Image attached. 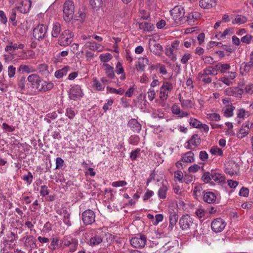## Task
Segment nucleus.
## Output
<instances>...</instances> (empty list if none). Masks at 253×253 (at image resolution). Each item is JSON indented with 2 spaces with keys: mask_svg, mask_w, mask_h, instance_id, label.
Segmentation results:
<instances>
[{
  "mask_svg": "<svg viewBox=\"0 0 253 253\" xmlns=\"http://www.w3.org/2000/svg\"><path fill=\"white\" fill-rule=\"evenodd\" d=\"M150 50L156 55H160L163 51V47L159 43H154L149 45Z\"/></svg>",
  "mask_w": 253,
  "mask_h": 253,
  "instance_id": "nucleus-31",
  "label": "nucleus"
},
{
  "mask_svg": "<svg viewBox=\"0 0 253 253\" xmlns=\"http://www.w3.org/2000/svg\"><path fill=\"white\" fill-rule=\"evenodd\" d=\"M127 126L130 129L135 133H139L141 129V125L135 119H131L127 123Z\"/></svg>",
  "mask_w": 253,
  "mask_h": 253,
  "instance_id": "nucleus-18",
  "label": "nucleus"
},
{
  "mask_svg": "<svg viewBox=\"0 0 253 253\" xmlns=\"http://www.w3.org/2000/svg\"><path fill=\"white\" fill-rule=\"evenodd\" d=\"M140 149L138 148L131 152L130 153V158L132 160H136L137 157L140 154Z\"/></svg>",
  "mask_w": 253,
  "mask_h": 253,
  "instance_id": "nucleus-61",
  "label": "nucleus"
},
{
  "mask_svg": "<svg viewBox=\"0 0 253 253\" xmlns=\"http://www.w3.org/2000/svg\"><path fill=\"white\" fill-rule=\"evenodd\" d=\"M225 91L227 95L233 96L237 98L241 97L244 92L243 90L238 87L229 88L227 89Z\"/></svg>",
  "mask_w": 253,
  "mask_h": 253,
  "instance_id": "nucleus-19",
  "label": "nucleus"
},
{
  "mask_svg": "<svg viewBox=\"0 0 253 253\" xmlns=\"http://www.w3.org/2000/svg\"><path fill=\"white\" fill-rule=\"evenodd\" d=\"M194 154L192 151L184 154L181 158V161L184 163H192L194 160Z\"/></svg>",
  "mask_w": 253,
  "mask_h": 253,
  "instance_id": "nucleus-37",
  "label": "nucleus"
},
{
  "mask_svg": "<svg viewBox=\"0 0 253 253\" xmlns=\"http://www.w3.org/2000/svg\"><path fill=\"white\" fill-rule=\"evenodd\" d=\"M69 71L70 67L68 66H65L62 69L56 71L54 73V76L57 79H60L64 76L66 75Z\"/></svg>",
  "mask_w": 253,
  "mask_h": 253,
  "instance_id": "nucleus-34",
  "label": "nucleus"
},
{
  "mask_svg": "<svg viewBox=\"0 0 253 253\" xmlns=\"http://www.w3.org/2000/svg\"><path fill=\"white\" fill-rule=\"evenodd\" d=\"M212 67L214 68V71L217 72L218 70L221 73H225L230 69L231 66L227 63L221 64L218 63L215 66H212Z\"/></svg>",
  "mask_w": 253,
  "mask_h": 253,
  "instance_id": "nucleus-27",
  "label": "nucleus"
},
{
  "mask_svg": "<svg viewBox=\"0 0 253 253\" xmlns=\"http://www.w3.org/2000/svg\"><path fill=\"white\" fill-rule=\"evenodd\" d=\"M239 165L234 162H231L226 168L225 171L227 173L232 176L237 174L239 172Z\"/></svg>",
  "mask_w": 253,
  "mask_h": 253,
  "instance_id": "nucleus-16",
  "label": "nucleus"
},
{
  "mask_svg": "<svg viewBox=\"0 0 253 253\" xmlns=\"http://www.w3.org/2000/svg\"><path fill=\"white\" fill-rule=\"evenodd\" d=\"M207 118L213 121H219L220 120V116L217 113H209L207 115Z\"/></svg>",
  "mask_w": 253,
  "mask_h": 253,
  "instance_id": "nucleus-50",
  "label": "nucleus"
},
{
  "mask_svg": "<svg viewBox=\"0 0 253 253\" xmlns=\"http://www.w3.org/2000/svg\"><path fill=\"white\" fill-rule=\"evenodd\" d=\"M15 72L16 68L13 65H10L8 67V75L10 78L14 77Z\"/></svg>",
  "mask_w": 253,
  "mask_h": 253,
  "instance_id": "nucleus-60",
  "label": "nucleus"
},
{
  "mask_svg": "<svg viewBox=\"0 0 253 253\" xmlns=\"http://www.w3.org/2000/svg\"><path fill=\"white\" fill-rule=\"evenodd\" d=\"M22 240L24 242V247L29 249L28 253H31L32 250L36 248V241L34 236L29 235L24 237Z\"/></svg>",
  "mask_w": 253,
  "mask_h": 253,
  "instance_id": "nucleus-13",
  "label": "nucleus"
},
{
  "mask_svg": "<svg viewBox=\"0 0 253 253\" xmlns=\"http://www.w3.org/2000/svg\"><path fill=\"white\" fill-rule=\"evenodd\" d=\"M216 75H217V72L214 71L212 66H210L204 69L202 72L199 73L197 78L205 84H209L212 82V79L209 76H214Z\"/></svg>",
  "mask_w": 253,
  "mask_h": 253,
  "instance_id": "nucleus-1",
  "label": "nucleus"
},
{
  "mask_svg": "<svg viewBox=\"0 0 253 253\" xmlns=\"http://www.w3.org/2000/svg\"><path fill=\"white\" fill-rule=\"evenodd\" d=\"M189 123L192 126L195 128H201V123L195 118H191Z\"/></svg>",
  "mask_w": 253,
  "mask_h": 253,
  "instance_id": "nucleus-48",
  "label": "nucleus"
},
{
  "mask_svg": "<svg viewBox=\"0 0 253 253\" xmlns=\"http://www.w3.org/2000/svg\"><path fill=\"white\" fill-rule=\"evenodd\" d=\"M191 58V54L189 53H186L182 56L180 61L182 64H186Z\"/></svg>",
  "mask_w": 253,
  "mask_h": 253,
  "instance_id": "nucleus-62",
  "label": "nucleus"
},
{
  "mask_svg": "<svg viewBox=\"0 0 253 253\" xmlns=\"http://www.w3.org/2000/svg\"><path fill=\"white\" fill-rule=\"evenodd\" d=\"M211 180L217 183H221L225 181V177L221 173L212 170Z\"/></svg>",
  "mask_w": 253,
  "mask_h": 253,
  "instance_id": "nucleus-30",
  "label": "nucleus"
},
{
  "mask_svg": "<svg viewBox=\"0 0 253 253\" xmlns=\"http://www.w3.org/2000/svg\"><path fill=\"white\" fill-rule=\"evenodd\" d=\"M216 0H200L199 5L203 8H211L215 6Z\"/></svg>",
  "mask_w": 253,
  "mask_h": 253,
  "instance_id": "nucleus-26",
  "label": "nucleus"
},
{
  "mask_svg": "<svg viewBox=\"0 0 253 253\" xmlns=\"http://www.w3.org/2000/svg\"><path fill=\"white\" fill-rule=\"evenodd\" d=\"M127 185V182L125 180H120L112 182V186L114 187H124Z\"/></svg>",
  "mask_w": 253,
  "mask_h": 253,
  "instance_id": "nucleus-58",
  "label": "nucleus"
},
{
  "mask_svg": "<svg viewBox=\"0 0 253 253\" xmlns=\"http://www.w3.org/2000/svg\"><path fill=\"white\" fill-rule=\"evenodd\" d=\"M103 66L105 67L104 70L107 76L110 79H114L115 76L114 68L107 63L103 64Z\"/></svg>",
  "mask_w": 253,
  "mask_h": 253,
  "instance_id": "nucleus-36",
  "label": "nucleus"
},
{
  "mask_svg": "<svg viewBox=\"0 0 253 253\" xmlns=\"http://www.w3.org/2000/svg\"><path fill=\"white\" fill-rule=\"evenodd\" d=\"M247 21V18L242 16H238L236 17L232 21L233 24H242L245 23Z\"/></svg>",
  "mask_w": 253,
  "mask_h": 253,
  "instance_id": "nucleus-45",
  "label": "nucleus"
},
{
  "mask_svg": "<svg viewBox=\"0 0 253 253\" xmlns=\"http://www.w3.org/2000/svg\"><path fill=\"white\" fill-rule=\"evenodd\" d=\"M165 53L173 61H175L176 60V56L174 53V50L172 48L170 47L167 48Z\"/></svg>",
  "mask_w": 253,
  "mask_h": 253,
  "instance_id": "nucleus-43",
  "label": "nucleus"
},
{
  "mask_svg": "<svg viewBox=\"0 0 253 253\" xmlns=\"http://www.w3.org/2000/svg\"><path fill=\"white\" fill-rule=\"evenodd\" d=\"M24 46V44L22 43L18 44L16 43L9 42L8 45L6 46L5 50L9 53H12L14 50L18 49H23Z\"/></svg>",
  "mask_w": 253,
  "mask_h": 253,
  "instance_id": "nucleus-23",
  "label": "nucleus"
},
{
  "mask_svg": "<svg viewBox=\"0 0 253 253\" xmlns=\"http://www.w3.org/2000/svg\"><path fill=\"white\" fill-rule=\"evenodd\" d=\"M59 240L57 238H53L52 239L51 242L50 243V249L52 250H54L58 249L59 247L58 244Z\"/></svg>",
  "mask_w": 253,
  "mask_h": 253,
  "instance_id": "nucleus-56",
  "label": "nucleus"
},
{
  "mask_svg": "<svg viewBox=\"0 0 253 253\" xmlns=\"http://www.w3.org/2000/svg\"><path fill=\"white\" fill-rule=\"evenodd\" d=\"M61 32V25L58 22H54L53 24L51 35L54 38H57Z\"/></svg>",
  "mask_w": 253,
  "mask_h": 253,
  "instance_id": "nucleus-40",
  "label": "nucleus"
},
{
  "mask_svg": "<svg viewBox=\"0 0 253 253\" xmlns=\"http://www.w3.org/2000/svg\"><path fill=\"white\" fill-rule=\"evenodd\" d=\"M211 174L212 170H211V172H205L202 176V180L206 183L210 182L211 180Z\"/></svg>",
  "mask_w": 253,
  "mask_h": 253,
  "instance_id": "nucleus-55",
  "label": "nucleus"
},
{
  "mask_svg": "<svg viewBox=\"0 0 253 253\" xmlns=\"http://www.w3.org/2000/svg\"><path fill=\"white\" fill-rule=\"evenodd\" d=\"M107 90L111 93H115L117 94L122 95L125 92V90L122 88H119L118 89L116 88L107 87Z\"/></svg>",
  "mask_w": 253,
  "mask_h": 253,
  "instance_id": "nucleus-51",
  "label": "nucleus"
},
{
  "mask_svg": "<svg viewBox=\"0 0 253 253\" xmlns=\"http://www.w3.org/2000/svg\"><path fill=\"white\" fill-rule=\"evenodd\" d=\"M93 86L98 90H102L104 89L105 86L102 85L97 78L93 79Z\"/></svg>",
  "mask_w": 253,
  "mask_h": 253,
  "instance_id": "nucleus-52",
  "label": "nucleus"
},
{
  "mask_svg": "<svg viewBox=\"0 0 253 253\" xmlns=\"http://www.w3.org/2000/svg\"><path fill=\"white\" fill-rule=\"evenodd\" d=\"M253 125L252 123L248 122L243 124L241 128L239 129L237 133V136L239 138L242 139L247 136L249 132L250 127Z\"/></svg>",
  "mask_w": 253,
  "mask_h": 253,
  "instance_id": "nucleus-15",
  "label": "nucleus"
},
{
  "mask_svg": "<svg viewBox=\"0 0 253 253\" xmlns=\"http://www.w3.org/2000/svg\"><path fill=\"white\" fill-rule=\"evenodd\" d=\"M241 42L247 44H250L253 42V36L247 34L241 39Z\"/></svg>",
  "mask_w": 253,
  "mask_h": 253,
  "instance_id": "nucleus-53",
  "label": "nucleus"
},
{
  "mask_svg": "<svg viewBox=\"0 0 253 253\" xmlns=\"http://www.w3.org/2000/svg\"><path fill=\"white\" fill-rule=\"evenodd\" d=\"M41 195L42 197H45L48 195L49 191L48 190L47 186L46 185L42 186L41 187V190L40 192Z\"/></svg>",
  "mask_w": 253,
  "mask_h": 253,
  "instance_id": "nucleus-63",
  "label": "nucleus"
},
{
  "mask_svg": "<svg viewBox=\"0 0 253 253\" xmlns=\"http://www.w3.org/2000/svg\"><path fill=\"white\" fill-rule=\"evenodd\" d=\"M41 84L40 85V89L38 91L46 92L50 90L54 86V84L51 82L43 81H42Z\"/></svg>",
  "mask_w": 253,
  "mask_h": 253,
  "instance_id": "nucleus-24",
  "label": "nucleus"
},
{
  "mask_svg": "<svg viewBox=\"0 0 253 253\" xmlns=\"http://www.w3.org/2000/svg\"><path fill=\"white\" fill-rule=\"evenodd\" d=\"M102 238L100 236L95 235L90 238L88 244L91 246H95L102 243Z\"/></svg>",
  "mask_w": 253,
  "mask_h": 253,
  "instance_id": "nucleus-38",
  "label": "nucleus"
},
{
  "mask_svg": "<svg viewBox=\"0 0 253 253\" xmlns=\"http://www.w3.org/2000/svg\"><path fill=\"white\" fill-rule=\"evenodd\" d=\"M75 6L73 1H66L63 6V19L66 22L70 21L73 17Z\"/></svg>",
  "mask_w": 253,
  "mask_h": 253,
  "instance_id": "nucleus-2",
  "label": "nucleus"
},
{
  "mask_svg": "<svg viewBox=\"0 0 253 253\" xmlns=\"http://www.w3.org/2000/svg\"><path fill=\"white\" fill-rule=\"evenodd\" d=\"M171 15L173 19L178 24H181L183 18L185 13V10L181 6H175L170 10Z\"/></svg>",
  "mask_w": 253,
  "mask_h": 253,
  "instance_id": "nucleus-5",
  "label": "nucleus"
},
{
  "mask_svg": "<svg viewBox=\"0 0 253 253\" xmlns=\"http://www.w3.org/2000/svg\"><path fill=\"white\" fill-rule=\"evenodd\" d=\"M36 71V69L32 66L25 64L20 65L17 70L20 73H26L27 74L35 72Z\"/></svg>",
  "mask_w": 253,
  "mask_h": 253,
  "instance_id": "nucleus-25",
  "label": "nucleus"
},
{
  "mask_svg": "<svg viewBox=\"0 0 253 253\" xmlns=\"http://www.w3.org/2000/svg\"><path fill=\"white\" fill-rule=\"evenodd\" d=\"M27 81L32 88L39 90L40 85L42 83V79L38 74H32L29 75L27 78Z\"/></svg>",
  "mask_w": 253,
  "mask_h": 253,
  "instance_id": "nucleus-10",
  "label": "nucleus"
},
{
  "mask_svg": "<svg viewBox=\"0 0 253 253\" xmlns=\"http://www.w3.org/2000/svg\"><path fill=\"white\" fill-rule=\"evenodd\" d=\"M249 114L244 109H239L237 110V117L239 119H244L246 116L248 117Z\"/></svg>",
  "mask_w": 253,
  "mask_h": 253,
  "instance_id": "nucleus-47",
  "label": "nucleus"
},
{
  "mask_svg": "<svg viewBox=\"0 0 253 253\" xmlns=\"http://www.w3.org/2000/svg\"><path fill=\"white\" fill-rule=\"evenodd\" d=\"M202 191L203 189L201 185H196L194 188L193 194L195 196H199L201 195Z\"/></svg>",
  "mask_w": 253,
  "mask_h": 253,
  "instance_id": "nucleus-57",
  "label": "nucleus"
},
{
  "mask_svg": "<svg viewBox=\"0 0 253 253\" xmlns=\"http://www.w3.org/2000/svg\"><path fill=\"white\" fill-rule=\"evenodd\" d=\"M75 112L72 108H69L66 109V115L70 119H72L75 116Z\"/></svg>",
  "mask_w": 253,
  "mask_h": 253,
  "instance_id": "nucleus-64",
  "label": "nucleus"
},
{
  "mask_svg": "<svg viewBox=\"0 0 253 253\" xmlns=\"http://www.w3.org/2000/svg\"><path fill=\"white\" fill-rule=\"evenodd\" d=\"M173 86L170 83L166 82L160 88L159 98L162 101H166L169 96V93L172 90Z\"/></svg>",
  "mask_w": 253,
  "mask_h": 253,
  "instance_id": "nucleus-6",
  "label": "nucleus"
},
{
  "mask_svg": "<svg viewBox=\"0 0 253 253\" xmlns=\"http://www.w3.org/2000/svg\"><path fill=\"white\" fill-rule=\"evenodd\" d=\"M32 2L31 0H21L20 5L16 7V9L22 13H27L30 9Z\"/></svg>",
  "mask_w": 253,
  "mask_h": 253,
  "instance_id": "nucleus-17",
  "label": "nucleus"
},
{
  "mask_svg": "<svg viewBox=\"0 0 253 253\" xmlns=\"http://www.w3.org/2000/svg\"><path fill=\"white\" fill-rule=\"evenodd\" d=\"M149 64V61L146 57H140L138 59L136 64V70L138 71H144L146 65Z\"/></svg>",
  "mask_w": 253,
  "mask_h": 253,
  "instance_id": "nucleus-20",
  "label": "nucleus"
},
{
  "mask_svg": "<svg viewBox=\"0 0 253 253\" xmlns=\"http://www.w3.org/2000/svg\"><path fill=\"white\" fill-rule=\"evenodd\" d=\"M16 11L15 9H12L9 13V20L12 22H14L13 23V25H16V22H15L16 20Z\"/></svg>",
  "mask_w": 253,
  "mask_h": 253,
  "instance_id": "nucleus-59",
  "label": "nucleus"
},
{
  "mask_svg": "<svg viewBox=\"0 0 253 253\" xmlns=\"http://www.w3.org/2000/svg\"><path fill=\"white\" fill-rule=\"evenodd\" d=\"M113 56L111 54L109 53H106L105 54H100L99 59L102 62H107L112 58Z\"/></svg>",
  "mask_w": 253,
  "mask_h": 253,
  "instance_id": "nucleus-44",
  "label": "nucleus"
},
{
  "mask_svg": "<svg viewBox=\"0 0 253 253\" xmlns=\"http://www.w3.org/2000/svg\"><path fill=\"white\" fill-rule=\"evenodd\" d=\"M210 152L211 154L215 155H218L220 156L223 155L222 150L219 148L217 146H212L210 150Z\"/></svg>",
  "mask_w": 253,
  "mask_h": 253,
  "instance_id": "nucleus-46",
  "label": "nucleus"
},
{
  "mask_svg": "<svg viewBox=\"0 0 253 253\" xmlns=\"http://www.w3.org/2000/svg\"><path fill=\"white\" fill-rule=\"evenodd\" d=\"M82 218L85 225H91L95 221V213L91 210H87L82 213Z\"/></svg>",
  "mask_w": 253,
  "mask_h": 253,
  "instance_id": "nucleus-9",
  "label": "nucleus"
},
{
  "mask_svg": "<svg viewBox=\"0 0 253 253\" xmlns=\"http://www.w3.org/2000/svg\"><path fill=\"white\" fill-rule=\"evenodd\" d=\"M139 28L140 30H142L144 31L151 32L154 30L155 27L150 23L142 22L139 23Z\"/></svg>",
  "mask_w": 253,
  "mask_h": 253,
  "instance_id": "nucleus-32",
  "label": "nucleus"
},
{
  "mask_svg": "<svg viewBox=\"0 0 253 253\" xmlns=\"http://www.w3.org/2000/svg\"><path fill=\"white\" fill-rule=\"evenodd\" d=\"M132 247L136 249H142L146 244L147 238L143 234H137L135 237H132L129 241Z\"/></svg>",
  "mask_w": 253,
  "mask_h": 253,
  "instance_id": "nucleus-3",
  "label": "nucleus"
},
{
  "mask_svg": "<svg viewBox=\"0 0 253 253\" xmlns=\"http://www.w3.org/2000/svg\"><path fill=\"white\" fill-rule=\"evenodd\" d=\"M47 27L46 26L39 24L33 30V34L34 37L40 41L43 39L47 32Z\"/></svg>",
  "mask_w": 253,
  "mask_h": 253,
  "instance_id": "nucleus-8",
  "label": "nucleus"
},
{
  "mask_svg": "<svg viewBox=\"0 0 253 253\" xmlns=\"http://www.w3.org/2000/svg\"><path fill=\"white\" fill-rule=\"evenodd\" d=\"M83 92L81 87L79 85H75L69 90V97L71 99L76 100L83 96Z\"/></svg>",
  "mask_w": 253,
  "mask_h": 253,
  "instance_id": "nucleus-12",
  "label": "nucleus"
},
{
  "mask_svg": "<svg viewBox=\"0 0 253 253\" xmlns=\"http://www.w3.org/2000/svg\"><path fill=\"white\" fill-rule=\"evenodd\" d=\"M226 225V222L221 218H216L212 220L211 223V228L215 233L222 232Z\"/></svg>",
  "mask_w": 253,
  "mask_h": 253,
  "instance_id": "nucleus-7",
  "label": "nucleus"
},
{
  "mask_svg": "<svg viewBox=\"0 0 253 253\" xmlns=\"http://www.w3.org/2000/svg\"><path fill=\"white\" fill-rule=\"evenodd\" d=\"M116 244V247L119 248V250H120L122 252H124L123 249L125 247V243L123 240L122 239H118L115 241Z\"/></svg>",
  "mask_w": 253,
  "mask_h": 253,
  "instance_id": "nucleus-54",
  "label": "nucleus"
},
{
  "mask_svg": "<svg viewBox=\"0 0 253 253\" xmlns=\"http://www.w3.org/2000/svg\"><path fill=\"white\" fill-rule=\"evenodd\" d=\"M178 218V215L175 212H171L169 215V229L170 230L173 229V227L176 225Z\"/></svg>",
  "mask_w": 253,
  "mask_h": 253,
  "instance_id": "nucleus-29",
  "label": "nucleus"
},
{
  "mask_svg": "<svg viewBox=\"0 0 253 253\" xmlns=\"http://www.w3.org/2000/svg\"><path fill=\"white\" fill-rule=\"evenodd\" d=\"M168 188L167 186L163 183L162 185L160 187L158 191V196L159 199H165L167 197V193Z\"/></svg>",
  "mask_w": 253,
  "mask_h": 253,
  "instance_id": "nucleus-35",
  "label": "nucleus"
},
{
  "mask_svg": "<svg viewBox=\"0 0 253 253\" xmlns=\"http://www.w3.org/2000/svg\"><path fill=\"white\" fill-rule=\"evenodd\" d=\"M85 46L86 48L92 50H97L99 52H101L103 50V47L100 44H98L95 42H86Z\"/></svg>",
  "mask_w": 253,
  "mask_h": 253,
  "instance_id": "nucleus-28",
  "label": "nucleus"
},
{
  "mask_svg": "<svg viewBox=\"0 0 253 253\" xmlns=\"http://www.w3.org/2000/svg\"><path fill=\"white\" fill-rule=\"evenodd\" d=\"M235 109V107L233 106V105L227 106L224 110V116L227 118L232 117L234 115L233 111Z\"/></svg>",
  "mask_w": 253,
  "mask_h": 253,
  "instance_id": "nucleus-42",
  "label": "nucleus"
},
{
  "mask_svg": "<svg viewBox=\"0 0 253 253\" xmlns=\"http://www.w3.org/2000/svg\"><path fill=\"white\" fill-rule=\"evenodd\" d=\"M179 224L182 230L189 229L193 224V219L188 214L184 215L180 217Z\"/></svg>",
  "mask_w": 253,
  "mask_h": 253,
  "instance_id": "nucleus-11",
  "label": "nucleus"
},
{
  "mask_svg": "<svg viewBox=\"0 0 253 253\" xmlns=\"http://www.w3.org/2000/svg\"><path fill=\"white\" fill-rule=\"evenodd\" d=\"M201 14L197 11L192 12L188 14L186 16V20L190 25H194L196 20L200 18Z\"/></svg>",
  "mask_w": 253,
  "mask_h": 253,
  "instance_id": "nucleus-21",
  "label": "nucleus"
},
{
  "mask_svg": "<svg viewBox=\"0 0 253 253\" xmlns=\"http://www.w3.org/2000/svg\"><path fill=\"white\" fill-rule=\"evenodd\" d=\"M253 68L247 62H244L241 64L240 68V74L243 76L246 75Z\"/></svg>",
  "mask_w": 253,
  "mask_h": 253,
  "instance_id": "nucleus-41",
  "label": "nucleus"
},
{
  "mask_svg": "<svg viewBox=\"0 0 253 253\" xmlns=\"http://www.w3.org/2000/svg\"><path fill=\"white\" fill-rule=\"evenodd\" d=\"M74 36V33L70 30H64L59 37L58 41L59 45L63 46L68 45L72 42Z\"/></svg>",
  "mask_w": 253,
  "mask_h": 253,
  "instance_id": "nucleus-4",
  "label": "nucleus"
},
{
  "mask_svg": "<svg viewBox=\"0 0 253 253\" xmlns=\"http://www.w3.org/2000/svg\"><path fill=\"white\" fill-rule=\"evenodd\" d=\"M37 70L42 75L47 77L49 75V71L48 70V66L46 64H41L38 66Z\"/></svg>",
  "mask_w": 253,
  "mask_h": 253,
  "instance_id": "nucleus-33",
  "label": "nucleus"
},
{
  "mask_svg": "<svg viewBox=\"0 0 253 253\" xmlns=\"http://www.w3.org/2000/svg\"><path fill=\"white\" fill-rule=\"evenodd\" d=\"M203 200L209 204H214L216 200V196L212 192H207L203 195Z\"/></svg>",
  "mask_w": 253,
  "mask_h": 253,
  "instance_id": "nucleus-22",
  "label": "nucleus"
},
{
  "mask_svg": "<svg viewBox=\"0 0 253 253\" xmlns=\"http://www.w3.org/2000/svg\"><path fill=\"white\" fill-rule=\"evenodd\" d=\"M26 78L25 77H21L18 81L17 85L20 88V91H22L25 89Z\"/></svg>",
  "mask_w": 253,
  "mask_h": 253,
  "instance_id": "nucleus-49",
  "label": "nucleus"
},
{
  "mask_svg": "<svg viewBox=\"0 0 253 253\" xmlns=\"http://www.w3.org/2000/svg\"><path fill=\"white\" fill-rule=\"evenodd\" d=\"M201 142L200 137L197 134H194L191 138L189 140L187 143L186 148L188 149H193L197 147Z\"/></svg>",
  "mask_w": 253,
  "mask_h": 253,
  "instance_id": "nucleus-14",
  "label": "nucleus"
},
{
  "mask_svg": "<svg viewBox=\"0 0 253 253\" xmlns=\"http://www.w3.org/2000/svg\"><path fill=\"white\" fill-rule=\"evenodd\" d=\"M179 100L181 103V107L183 108L191 109L194 106V104L191 100L184 99L181 97H179Z\"/></svg>",
  "mask_w": 253,
  "mask_h": 253,
  "instance_id": "nucleus-39",
  "label": "nucleus"
}]
</instances>
